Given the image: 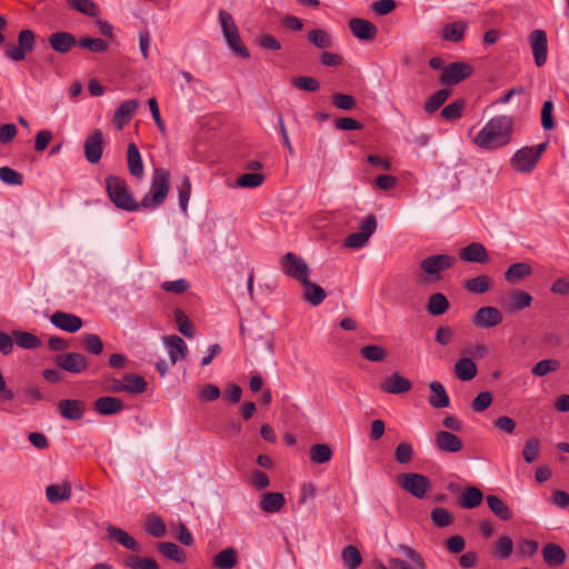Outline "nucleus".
<instances>
[{"label": "nucleus", "mask_w": 569, "mask_h": 569, "mask_svg": "<svg viewBox=\"0 0 569 569\" xmlns=\"http://www.w3.org/2000/svg\"><path fill=\"white\" fill-rule=\"evenodd\" d=\"M163 342L167 347L168 355L172 365L177 363L179 360H182L186 357L188 347L181 337L177 335L166 336L163 338Z\"/></svg>", "instance_id": "20"}, {"label": "nucleus", "mask_w": 569, "mask_h": 569, "mask_svg": "<svg viewBox=\"0 0 569 569\" xmlns=\"http://www.w3.org/2000/svg\"><path fill=\"white\" fill-rule=\"evenodd\" d=\"M84 158L91 163H98L103 152V134L100 129H96L87 137L83 144Z\"/></svg>", "instance_id": "10"}, {"label": "nucleus", "mask_w": 569, "mask_h": 569, "mask_svg": "<svg viewBox=\"0 0 569 569\" xmlns=\"http://www.w3.org/2000/svg\"><path fill=\"white\" fill-rule=\"evenodd\" d=\"M539 451H540L539 439H537V438L527 439L523 445V449H522L523 460L527 463L533 462L538 458Z\"/></svg>", "instance_id": "56"}, {"label": "nucleus", "mask_w": 569, "mask_h": 569, "mask_svg": "<svg viewBox=\"0 0 569 569\" xmlns=\"http://www.w3.org/2000/svg\"><path fill=\"white\" fill-rule=\"evenodd\" d=\"M546 148V142L532 147H522L512 156L510 160L511 167L521 173L531 172Z\"/></svg>", "instance_id": "5"}, {"label": "nucleus", "mask_w": 569, "mask_h": 569, "mask_svg": "<svg viewBox=\"0 0 569 569\" xmlns=\"http://www.w3.org/2000/svg\"><path fill=\"white\" fill-rule=\"evenodd\" d=\"M0 180L9 186H21L23 183V176L10 167H1Z\"/></svg>", "instance_id": "59"}, {"label": "nucleus", "mask_w": 569, "mask_h": 569, "mask_svg": "<svg viewBox=\"0 0 569 569\" xmlns=\"http://www.w3.org/2000/svg\"><path fill=\"white\" fill-rule=\"evenodd\" d=\"M450 94L451 90L448 88L438 90L426 101L425 110L428 113H433L446 102Z\"/></svg>", "instance_id": "47"}, {"label": "nucleus", "mask_w": 569, "mask_h": 569, "mask_svg": "<svg viewBox=\"0 0 569 569\" xmlns=\"http://www.w3.org/2000/svg\"><path fill=\"white\" fill-rule=\"evenodd\" d=\"M127 164L131 176L137 179H142L144 174V167L140 151L134 142H130L127 148Z\"/></svg>", "instance_id": "25"}, {"label": "nucleus", "mask_w": 569, "mask_h": 569, "mask_svg": "<svg viewBox=\"0 0 569 569\" xmlns=\"http://www.w3.org/2000/svg\"><path fill=\"white\" fill-rule=\"evenodd\" d=\"M170 190V172L164 168L153 170L150 191L142 198L141 204L146 209H156L162 204Z\"/></svg>", "instance_id": "3"}, {"label": "nucleus", "mask_w": 569, "mask_h": 569, "mask_svg": "<svg viewBox=\"0 0 569 569\" xmlns=\"http://www.w3.org/2000/svg\"><path fill=\"white\" fill-rule=\"evenodd\" d=\"M560 361L556 359H543L538 361L531 369L535 377H543L550 372L559 370Z\"/></svg>", "instance_id": "48"}, {"label": "nucleus", "mask_w": 569, "mask_h": 569, "mask_svg": "<svg viewBox=\"0 0 569 569\" xmlns=\"http://www.w3.org/2000/svg\"><path fill=\"white\" fill-rule=\"evenodd\" d=\"M291 83L298 90L309 92L317 91L320 88V82L316 78L309 76L293 78Z\"/></svg>", "instance_id": "57"}, {"label": "nucleus", "mask_w": 569, "mask_h": 569, "mask_svg": "<svg viewBox=\"0 0 569 569\" xmlns=\"http://www.w3.org/2000/svg\"><path fill=\"white\" fill-rule=\"evenodd\" d=\"M531 272L532 269L528 263L516 262L505 271V279L510 283H517L526 277L530 276Z\"/></svg>", "instance_id": "34"}, {"label": "nucleus", "mask_w": 569, "mask_h": 569, "mask_svg": "<svg viewBox=\"0 0 569 569\" xmlns=\"http://www.w3.org/2000/svg\"><path fill=\"white\" fill-rule=\"evenodd\" d=\"M341 558L348 569H357L362 561L360 551L352 545H349L342 549Z\"/></svg>", "instance_id": "45"}, {"label": "nucleus", "mask_w": 569, "mask_h": 569, "mask_svg": "<svg viewBox=\"0 0 569 569\" xmlns=\"http://www.w3.org/2000/svg\"><path fill=\"white\" fill-rule=\"evenodd\" d=\"M123 386L126 387V392L139 395L147 390L148 383L139 375L127 373L123 376Z\"/></svg>", "instance_id": "41"}, {"label": "nucleus", "mask_w": 569, "mask_h": 569, "mask_svg": "<svg viewBox=\"0 0 569 569\" xmlns=\"http://www.w3.org/2000/svg\"><path fill=\"white\" fill-rule=\"evenodd\" d=\"M107 535L110 540H113L127 548L128 550L139 552L141 550L140 545L137 540L131 537L127 531L121 528L109 525L107 528Z\"/></svg>", "instance_id": "22"}, {"label": "nucleus", "mask_w": 569, "mask_h": 569, "mask_svg": "<svg viewBox=\"0 0 569 569\" xmlns=\"http://www.w3.org/2000/svg\"><path fill=\"white\" fill-rule=\"evenodd\" d=\"M532 302V296L523 290H515L509 296L508 308L511 312H519Z\"/></svg>", "instance_id": "33"}, {"label": "nucleus", "mask_w": 569, "mask_h": 569, "mask_svg": "<svg viewBox=\"0 0 569 569\" xmlns=\"http://www.w3.org/2000/svg\"><path fill=\"white\" fill-rule=\"evenodd\" d=\"M69 6L89 17L96 18L99 14V7L91 0H68Z\"/></svg>", "instance_id": "51"}, {"label": "nucleus", "mask_w": 569, "mask_h": 569, "mask_svg": "<svg viewBox=\"0 0 569 569\" xmlns=\"http://www.w3.org/2000/svg\"><path fill=\"white\" fill-rule=\"evenodd\" d=\"M214 566L220 569H231L237 565V551L233 548H227L220 551L214 558Z\"/></svg>", "instance_id": "46"}, {"label": "nucleus", "mask_w": 569, "mask_h": 569, "mask_svg": "<svg viewBox=\"0 0 569 569\" xmlns=\"http://www.w3.org/2000/svg\"><path fill=\"white\" fill-rule=\"evenodd\" d=\"M492 403V395L489 391H482L471 402V409L475 412H482Z\"/></svg>", "instance_id": "64"}, {"label": "nucleus", "mask_w": 569, "mask_h": 569, "mask_svg": "<svg viewBox=\"0 0 569 569\" xmlns=\"http://www.w3.org/2000/svg\"><path fill=\"white\" fill-rule=\"evenodd\" d=\"M492 281L487 274H480L468 279L463 283V288L472 293L482 295L491 288Z\"/></svg>", "instance_id": "37"}, {"label": "nucleus", "mask_w": 569, "mask_h": 569, "mask_svg": "<svg viewBox=\"0 0 569 569\" xmlns=\"http://www.w3.org/2000/svg\"><path fill=\"white\" fill-rule=\"evenodd\" d=\"M174 320L177 322L179 331L187 338L194 336L193 323L188 319L187 315L180 310H174Z\"/></svg>", "instance_id": "53"}, {"label": "nucleus", "mask_w": 569, "mask_h": 569, "mask_svg": "<svg viewBox=\"0 0 569 569\" xmlns=\"http://www.w3.org/2000/svg\"><path fill=\"white\" fill-rule=\"evenodd\" d=\"M124 565L130 569H159L158 563L153 559L133 555L124 559Z\"/></svg>", "instance_id": "49"}, {"label": "nucleus", "mask_w": 569, "mask_h": 569, "mask_svg": "<svg viewBox=\"0 0 569 569\" xmlns=\"http://www.w3.org/2000/svg\"><path fill=\"white\" fill-rule=\"evenodd\" d=\"M450 307L447 297L441 292H436L429 296L426 309L431 316H441Z\"/></svg>", "instance_id": "30"}, {"label": "nucleus", "mask_w": 569, "mask_h": 569, "mask_svg": "<svg viewBox=\"0 0 569 569\" xmlns=\"http://www.w3.org/2000/svg\"><path fill=\"white\" fill-rule=\"evenodd\" d=\"M78 46L94 53L104 52L108 49V42L100 38H81L78 40Z\"/></svg>", "instance_id": "55"}, {"label": "nucleus", "mask_w": 569, "mask_h": 569, "mask_svg": "<svg viewBox=\"0 0 569 569\" xmlns=\"http://www.w3.org/2000/svg\"><path fill=\"white\" fill-rule=\"evenodd\" d=\"M360 355L369 361H383L387 357L385 348L378 345H368L361 348Z\"/></svg>", "instance_id": "54"}, {"label": "nucleus", "mask_w": 569, "mask_h": 569, "mask_svg": "<svg viewBox=\"0 0 569 569\" xmlns=\"http://www.w3.org/2000/svg\"><path fill=\"white\" fill-rule=\"evenodd\" d=\"M435 443L439 451L456 453L462 449V441L452 432L440 430L436 433Z\"/></svg>", "instance_id": "17"}, {"label": "nucleus", "mask_w": 569, "mask_h": 569, "mask_svg": "<svg viewBox=\"0 0 569 569\" xmlns=\"http://www.w3.org/2000/svg\"><path fill=\"white\" fill-rule=\"evenodd\" d=\"M12 338L14 343L22 349H37L41 346V340L31 332L13 330Z\"/></svg>", "instance_id": "35"}, {"label": "nucleus", "mask_w": 569, "mask_h": 569, "mask_svg": "<svg viewBox=\"0 0 569 569\" xmlns=\"http://www.w3.org/2000/svg\"><path fill=\"white\" fill-rule=\"evenodd\" d=\"M541 556L549 567H559L567 560L565 549L555 542L546 543L541 550Z\"/></svg>", "instance_id": "23"}, {"label": "nucleus", "mask_w": 569, "mask_h": 569, "mask_svg": "<svg viewBox=\"0 0 569 569\" xmlns=\"http://www.w3.org/2000/svg\"><path fill=\"white\" fill-rule=\"evenodd\" d=\"M429 388L432 395L428 397L429 405L435 409L447 408L450 405V399L446 388L439 381H431Z\"/></svg>", "instance_id": "26"}, {"label": "nucleus", "mask_w": 569, "mask_h": 569, "mask_svg": "<svg viewBox=\"0 0 569 569\" xmlns=\"http://www.w3.org/2000/svg\"><path fill=\"white\" fill-rule=\"evenodd\" d=\"M51 323L60 330L66 332L74 333L81 329L83 322L82 319L73 313L56 311L50 317Z\"/></svg>", "instance_id": "14"}, {"label": "nucleus", "mask_w": 569, "mask_h": 569, "mask_svg": "<svg viewBox=\"0 0 569 569\" xmlns=\"http://www.w3.org/2000/svg\"><path fill=\"white\" fill-rule=\"evenodd\" d=\"M466 107V101L463 99H457L449 104H447L441 110V117L448 121H455L461 117L462 110Z\"/></svg>", "instance_id": "50"}, {"label": "nucleus", "mask_w": 569, "mask_h": 569, "mask_svg": "<svg viewBox=\"0 0 569 569\" xmlns=\"http://www.w3.org/2000/svg\"><path fill=\"white\" fill-rule=\"evenodd\" d=\"M93 408L101 416H111L122 411L124 403L120 398L106 396L98 398L93 403Z\"/></svg>", "instance_id": "24"}, {"label": "nucleus", "mask_w": 569, "mask_h": 569, "mask_svg": "<svg viewBox=\"0 0 569 569\" xmlns=\"http://www.w3.org/2000/svg\"><path fill=\"white\" fill-rule=\"evenodd\" d=\"M513 119L509 116L491 118L473 138V143L483 150H496L512 140Z\"/></svg>", "instance_id": "1"}, {"label": "nucleus", "mask_w": 569, "mask_h": 569, "mask_svg": "<svg viewBox=\"0 0 569 569\" xmlns=\"http://www.w3.org/2000/svg\"><path fill=\"white\" fill-rule=\"evenodd\" d=\"M380 389L387 393L400 395L411 389V382L409 379L400 376V373L396 371L381 382Z\"/></svg>", "instance_id": "21"}, {"label": "nucleus", "mask_w": 569, "mask_h": 569, "mask_svg": "<svg viewBox=\"0 0 569 569\" xmlns=\"http://www.w3.org/2000/svg\"><path fill=\"white\" fill-rule=\"evenodd\" d=\"M398 483L405 491L418 499L425 498L431 487L428 477L416 472L400 475Z\"/></svg>", "instance_id": "6"}, {"label": "nucleus", "mask_w": 569, "mask_h": 569, "mask_svg": "<svg viewBox=\"0 0 569 569\" xmlns=\"http://www.w3.org/2000/svg\"><path fill=\"white\" fill-rule=\"evenodd\" d=\"M218 19L224 38L227 37V34H232L238 30V27L236 26L232 16L228 11L220 9L218 13Z\"/></svg>", "instance_id": "63"}, {"label": "nucleus", "mask_w": 569, "mask_h": 569, "mask_svg": "<svg viewBox=\"0 0 569 569\" xmlns=\"http://www.w3.org/2000/svg\"><path fill=\"white\" fill-rule=\"evenodd\" d=\"M139 108V101L136 99L124 100L113 114V124L118 130L123 129V127L131 120V118L136 114L137 109Z\"/></svg>", "instance_id": "18"}, {"label": "nucleus", "mask_w": 569, "mask_h": 569, "mask_svg": "<svg viewBox=\"0 0 569 569\" xmlns=\"http://www.w3.org/2000/svg\"><path fill=\"white\" fill-rule=\"evenodd\" d=\"M349 29L356 38L363 41L373 40L378 33V29L372 22L361 18H352L349 21Z\"/></svg>", "instance_id": "16"}, {"label": "nucleus", "mask_w": 569, "mask_h": 569, "mask_svg": "<svg viewBox=\"0 0 569 569\" xmlns=\"http://www.w3.org/2000/svg\"><path fill=\"white\" fill-rule=\"evenodd\" d=\"M529 43L536 66L542 67L548 57V39L546 31L541 29L533 30L529 36Z\"/></svg>", "instance_id": "9"}, {"label": "nucleus", "mask_w": 569, "mask_h": 569, "mask_svg": "<svg viewBox=\"0 0 569 569\" xmlns=\"http://www.w3.org/2000/svg\"><path fill=\"white\" fill-rule=\"evenodd\" d=\"M157 548L163 556L178 563H183L186 561L184 550L173 542H159Z\"/></svg>", "instance_id": "40"}, {"label": "nucleus", "mask_w": 569, "mask_h": 569, "mask_svg": "<svg viewBox=\"0 0 569 569\" xmlns=\"http://www.w3.org/2000/svg\"><path fill=\"white\" fill-rule=\"evenodd\" d=\"M332 104L341 110L350 111L356 108V99L347 93H335L332 94Z\"/></svg>", "instance_id": "62"}, {"label": "nucleus", "mask_w": 569, "mask_h": 569, "mask_svg": "<svg viewBox=\"0 0 569 569\" xmlns=\"http://www.w3.org/2000/svg\"><path fill=\"white\" fill-rule=\"evenodd\" d=\"M459 258L466 262L488 263L490 258L486 247L480 242H471L460 249Z\"/></svg>", "instance_id": "19"}, {"label": "nucleus", "mask_w": 569, "mask_h": 569, "mask_svg": "<svg viewBox=\"0 0 569 569\" xmlns=\"http://www.w3.org/2000/svg\"><path fill=\"white\" fill-rule=\"evenodd\" d=\"M46 496L51 503H59L69 500L71 497V487L67 483L50 485L46 489Z\"/></svg>", "instance_id": "38"}, {"label": "nucleus", "mask_w": 569, "mask_h": 569, "mask_svg": "<svg viewBox=\"0 0 569 569\" xmlns=\"http://www.w3.org/2000/svg\"><path fill=\"white\" fill-rule=\"evenodd\" d=\"M229 48L234 51L241 58H249L250 53L246 46L242 43L241 38L239 36V31L237 30L232 34H227L224 38Z\"/></svg>", "instance_id": "58"}, {"label": "nucleus", "mask_w": 569, "mask_h": 569, "mask_svg": "<svg viewBox=\"0 0 569 569\" xmlns=\"http://www.w3.org/2000/svg\"><path fill=\"white\" fill-rule=\"evenodd\" d=\"M54 362L61 369L71 373H80L88 368L87 358L78 352L59 355L56 357Z\"/></svg>", "instance_id": "11"}, {"label": "nucleus", "mask_w": 569, "mask_h": 569, "mask_svg": "<svg viewBox=\"0 0 569 569\" xmlns=\"http://www.w3.org/2000/svg\"><path fill=\"white\" fill-rule=\"evenodd\" d=\"M477 366L470 358H459L455 363V375L461 381H470L477 376Z\"/></svg>", "instance_id": "29"}, {"label": "nucleus", "mask_w": 569, "mask_h": 569, "mask_svg": "<svg viewBox=\"0 0 569 569\" xmlns=\"http://www.w3.org/2000/svg\"><path fill=\"white\" fill-rule=\"evenodd\" d=\"M309 457L315 463H327L332 458V450L326 443H317L310 447Z\"/></svg>", "instance_id": "42"}, {"label": "nucleus", "mask_w": 569, "mask_h": 569, "mask_svg": "<svg viewBox=\"0 0 569 569\" xmlns=\"http://www.w3.org/2000/svg\"><path fill=\"white\" fill-rule=\"evenodd\" d=\"M82 341L86 350L92 355H100L103 350L102 340L96 333H86Z\"/></svg>", "instance_id": "61"}, {"label": "nucleus", "mask_w": 569, "mask_h": 569, "mask_svg": "<svg viewBox=\"0 0 569 569\" xmlns=\"http://www.w3.org/2000/svg\"><path fill=\"white\" fill-rule=\"evenodd\" d=\"M467 23L463 21H455L447 23L441 31V37L446 41L459 42L463 39Z\"/></svg>", "instance_id": "32"}, {"label": "nucleus", "mask_w": 569, "mask_h": 569, "mask_svg": "<svg viewBox=\"0 0 569 569\" xmlns=\"http://www.w3.org/2000/svg\"><path fill=\"white\" fill-rule=\"evenodd\" d=\"M106 190L110 201L121 210L132 212L142 208L141 202L136 201L127 181L117 176L106 178Z\"/></svg>", "instance_id": "2"}, {"label": "nucleus", "mask_w": 569, "mask_h": 569, "mask_svg": "<svg viewBox=\"0 0 569 569\" xmlns=\"http://www.w3.org/2000/svg\"><path fill=\"white\" fill-rule=\"evenodd\" d=\"M303 287V298L311 306L316 307L323 302L327 297L326 291L309 278L300 282Z\"/></svg>", "instance_id": "27"}, {"label": "nucleus", "mask_w": 569, "mask_h": 569, "mask_svg": "<svg viewBox=\"0 0 569 569\" xmlns=\"http://www.w3.org/2000/svg\"><path fill=\"white\" fill-rule=\"evenodd\" d=\"M282 271L299 282L309 278L310 269L306 261L292 252L286 253L281 259Z\"/></svg>", "instance_id": "7"}, {"label": "nucleus", "mask_w": 569, "mask_h": 569, "mask_svg": "<svg viewBox=\"0 0 569 569\" xmlns=\"http://www.w3.org/2000/svg\"><path fill=\"white\" fill-rule=\"evenodd\" d=\"M264 181V176L258 172H250L240 176L237 179V186L241 188H257Z\"/></svg>", "instance_id": "60"}, {"label": "nucleus", "mask_w": 569, "mask_h": 569, "mask_svg": "<svg viewBox=\"0 0 569 569\" xmlns=\"http://www.w3.org/2000/svg\"><path fill=\"white\" fill-rule=\"evenodd\" d=\"M456 262V258L451 254L440 253L428 256L419 263V268L423 273L421 277L425 281H438L441 279V272L450 269Z\"/></svg>", "instance_id": "4"}, {"label": "nucleus", "mask_w": 569, "mask_h": 569, "mask_svg": "<svg viewBox=\"0 0 569 569\" xmlns=\"http://www.w3.org/2000/svg\"><path fill=\"white\" fill-rule=\"evenodd\" d=\"M489 509L501 520H509L512 517V511L508 505L502 501L498 496L489 495L486 498Z\"/></svg>", "instance_id": "39"}, {"label": "nucleus", "mask_w": 569, "mask_h": 569, "mask_svg": "<svg viewBox=\"0 0 569 569\" xmlns=\"http://www.w3.org/2000/svg\"><path fill=\"white\" fill-rule=\"evenodd\" d=\"M431 520L437 527L443 528L453 523V515L446 508L436 507L431 511Z\"/></svg>", "instance_id": "52"}, {"label": "nucleus", "mask_w": 569, "mask_h": 569, "mask_svg": "<svg viewBox=\"0 0 569 569\" xmlns=\"http://www.w3.org/2000/svg\"><path fill=\"white\" fill-rule=\"evenodd\" d=\"M48 43L53 51L67 54L78 46V40L71 32L57 31L48 37Z\"/></svg>", "instance_id": "13"}, {"label": "nucleus", "mask_w": 569, "mask_h": 569, "mask_svg": "<svg viewBox=\"0 0 569 569\" xmlns=\"http://www.w3.org/2000/svg\"><path fill=\"white\" fill-rule=\"evenodd\" d=\"M473 68L467 62H453L448 64L440 76V82L446 86L457 84L469 78Z\"/></svg>", "instance_id": "8"}, {"label": "nucleus", "mask_w": 569, "mask_h": 569, "mask_svg": "<svg viewBox=\"0 0 569 569\" xmlns=\"http://www.w3.org/2000/svg\"><path fill=\"white\" fill-rule=\"evenodd\" d=\"M513 551V541L509 536H501L495 542L493 556L501 560L510 558Z\"/></svg>", "instance_id": "44"}, {"label": "nucleus", "mask_w": 569, "mask_h": 569, "mask_svg": "<svg viewBox=\"0 0 569 569\" xmlns=\"http://www.w3.org/2000/svg\"><path fill=\"white\" fill-rule=\"evenodd\" d=\"M286 505V498L281 492H266L260 500L261 510L276 513L279 512Z\"/></svg>", "instance_id": "28"}, {"label": "nucleus", "mask_w": 569, "mask_h": 569, "mask_svg": "<svg viewBox=\"0 0 569 569\" xmlns=\"http://www.w3.org/2000/svg\"><path fill=\"white\" fill-rule=\"evenodd\" d=\"M483 499V493L476 487L466 488L459 497V506L465 509H473L478 507Z\"/></svg>", "instance_id": "31"}, {"label": "nucleus", "mask_w": 569, "mask_h": 569, "mask_svg": "<svg viewBox=\"0 0 569 569\" xmlns=\"http://www.w3.org/2000/svg\"><path fill=\"white\" fill-rule=\"evenodd\" d=\"M307 39L318 49L325 50L333 46L332 36L325 29H313L307 34Z\"/></svg>", "instance_id": "36"}, {"label": "nucleus", "mask_w": 569, "mask_h": 569, "mask_svg": "<svg viewBox=\"0 0 569 569\" xmlns=\"http://www.w3.org/2000/svg\"><path fill=\"white\" fill-rule=\"evenodd\" d=\"M58 411L63 419L79 420L86 412V403L78 399H62L58 402Z\"/></svg>", "instance_id": "15"}, {"label": "nucleus", "mask_w": 569, "mask_h": 569, "mask_svg": "<svg viewBox=\"0 0 569 569\" xmlns=\"http://www.w3.org/2000/svg\"><path fill=\"white\" fill-rule=\"evenodd\" d=\"M144 530L154 538H161L166 535V525L160 517L151 513L146 518Z\"/></svg>", "instance_id": "43"}, {"label": "nucleus", "mask_w": 569, "mask_h": 569, "mask_svg": "<svg viewBox=\"0 0 569 569\" xmlns=\"http://www.w3.org/2000/svg\"><path fill=\"white\" fill-rule=\"evenodd\" d=\"M502 313L496 307H481L472 316V322L483 329L496 327L502 322Z\"/></svg>", "instance_id": "12"}]
</instances>
